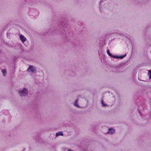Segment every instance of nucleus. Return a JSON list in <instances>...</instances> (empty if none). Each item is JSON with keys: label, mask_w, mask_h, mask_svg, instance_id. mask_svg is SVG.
<instances>
[{"label": "nucleus", "mask_w": 151, "mask_h": 151, "mask_svg": "<svg viewBox=\"0 0 151 151\" xmlns=\"http://www.w3.org/2000/svg\"><path fill=\"white\" fill-rule=\"evenodd\" d=\"M28 93V91L27 89L24 88L22 91H19V93L21 96H25Z\"/></svg>", "instance_id": "1"}, {"label": "nucleus", "mask_w": 151, "mask_h": 151, "mask_svg": "<svg viewBox=\"0 0 151 151\" xmlns=\"http://www.w3.org/2000/svg\"><path fill=\"white\" fill-rule=\"evenodd\" d=\"M107 54L111 57L112 58H120L121 59H122L124 58L126 55V54L125 55H124L121 56H115L114 55H112L110 53V51L109 50H108L107 51Z\"/></svg>", "instance_id": "2"}, {"label": "nucleus", "mask_w": 151, "mask_h": 151, "mask_svg": "<svg viewBox=\"0 0 151 151\" xmlns=\"http://www.w3.org/2000/svg\"><path fill=\"white\" fill-rule=\"evenodd\" d=\"M27 71L29 72H32L35 73L36 71V69L35 67L32 65H30L29 68L27 69Z\"/></svg>", "instance_id": "3"}, {"label": "nucleus", "mask_w": 151, "mask_h": 151, "mask_svg": "<svg viewBox=\"0 0 151 151\" xmlns=\"http://www.w3.org/2000/svg\"><path fill=\"white\" fill-rule=\"evenodd\" d=\"M109 131L107 132V133L110 134H113L115 132V130L113 128L109 129Z\"/></svg>", "instance_id": "4"}, {"label": "nucleus", "mask_w": 151, "mask_h": 151, "mask_svg": "<svg viewBox=\"0 0 151 151\" xmlns=\"http://www.w3.org/2000/svg\"><path fill=\"white\" fill-rule=\"evenodd\" d=\"M21 40L23 42H24L26 40V38L23 35H21L20 36Z\"/></svg>", "instance_id": "5"}, {"label": "nucleus", "mask_w": 151, "mask_h": 151, "mask_svg": "<svg viewBox=\"0 0 151 151\" xmlns=\"http://www.w3.org/2000/svg\"><path fill=\"white\" fill-rule=\"evenodd\" d=\"M56 136H58V135H63V133L62 132H57L56 133Z\"/></svg>", "instance_id": "6"}, {"label": "nucleus", "mask_w": 151, "mask_h": 151, "mask_svg": "<svg viewBox=\"0 0 151 151\" xmlns=\"http://www.w3.org/2000/svg\"><path fill=\"white\" fill-rule=\"evenodd\" d=\"M78 99H77L76 100V101H75V102L74 103V105L77 107H79V106H78V104H77V102H78Z\"/></svg>", "instance_id": "7"}, {"label": "nucleus", "mask_w": 151, "mask_h": 151, "mask_svg": "<svg viewBox=\"0 0 151 151\" xmlns=\"http://www.w3.org/2000/svg\"><path fill=\"white\" fill-rule=\"evenodd\" d=\"M2 72L3 74V75L4 76H5L6 74V70L5 69L3 70H2Z\"/></svg>", "instance_id": "8"}, {"label": "nucleus", "mask_w": 151, "mask_h": 151, "mask_svg": "<svg viewBox=\"0 0 151 151\" xmlns=\"http://www.w3.org/2000/svg\"><path fill=\"white\" fill-rule=\"evenodd\" d=\"M148 75L149 76V79H150L151 78V70H148Z\"/></svg>", "instance_id": "9"}, {"label": "nucleus", "mask_w": 151, "mask_h": 151, "mask_svg": "<svg viewBox=\"0 0 151 151\" xmlns=\"http://www.w3.org/2000/svg\"><path fill=\"white\" fill-rule=\"evenodd\" d=\"M101 103H102V105L103 106H106V104H104V101H103V100L102 101Z\"/></svg>", "instance_id": "10"}, {"label": "nucleus", "mask_w": 151, "mask_h": 151, "mask_svg": "<svg viewBox=\"0 0 151 151\" xmlns=\"http://www.w3.org/2000/svg\"><path fill=\"white\" fill-rule=\"evenodd\" d=\"M103 2V0H101V1H100V3H101V2Z\"/></svg>", "instance_id": "11"}, {"label": "nucleus", "mask_w": 151, "mask_h": 151, "mask_svg": "<svg viewBox=\"0 0 151 151\" xmlns=\"http://www.w3.org/2000/svg\"><path fill=\"white\" fill-rule=\"evenodd\" d=\"M68 151H72V150H71L70 149H69Z\"/></svg>", "instance_id": "12"}]
</instances>
